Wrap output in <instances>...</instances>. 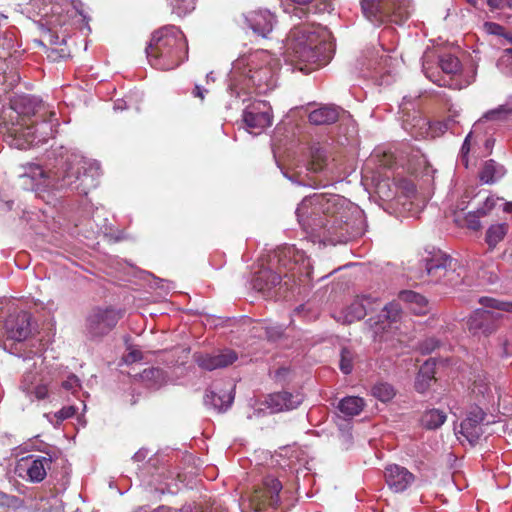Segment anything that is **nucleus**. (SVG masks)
<instances>
[{
  "instance_id": "obj_8",
  "label": "nucleus",
  "mask_w": 512,
  "mask_h": 512,
  "mask_svg": "<svg viewBox=\"0 0 512 512\" xmlns=\"http://www.w3.org/2000/svg\"><path fill=\"white\" fill-rule=\"evenodd\" d=\"M386 52L387 50L383 47V44L380 48L365 49L355 64L357 74L377 85H389L393 80L392 74L396 69L398 60Z\"/></svg>"
},
{
  "instance_id": "obj_34",
  "label": "nucleus",
  "mask_w": 512,
  "mask_h": 512,
  "mask_svg": "<svg viewBox=\"0 0 512 512\" xmlns=\"http://www.w3.org/2000/svg\"><path fill=\"white\" fill-rule=\"evenodd\" d=\"M433 55L426 51L422 57V70L425 76L440 87L451 86L450 80L441 76L439 72L432 70Z\"/></svg>"
},
{
  "instance_id": "obj_58",
  "label": "nucleus",
  "mask_w": 512,
  "mask_h": 512,
  "mask_svg": "<svg viewBox=\"0 0 512 512\" xmlns=\"http://www.w3.org/2000/svg\"><path fill=\"white\" fill-rule=\"evenodd\" d=\"M207 93V90L201 87L200 85H195L192 94L194 97H199L200 99H204V94Z\"/></svg>"
},
{
  "instance_id": "obj_46",
  "label": "nucleus",
  "mask_w": 512,
  "mask_h": 512,
  "mask_svg": "<svg viewBox=\"0 0 512 512\" xmlns=\"http://www.w3.org/2000/svg\"><path fill=\"white\" fill-rule=\"evenodd\" d=\"M354 353L349 348H342L340 354V370L344 374H350L353 370Z\"/></svg>"
},
{
  "instance_id": "obj_27",
  "label": "nucleus",
  "mask_w": 512,
  "mask_h": 512,
  "mask_svg": "<svg viewBox=\"0 0 512 512\" xmlns=\"http://www.w3.org/2000/svg\"><path fill=\"white\" fill-rule=\"evenodd\" d=\"M512 116V96H510L507 101L499 105L498 107L488 110L483 114V116L473 125L474 130H477L480 124L484 121L490 122H504L508 120Z\"/></svg>"
},
{
  "instance_id": "obj_38",
  "label": "nucleus",
  "mask_w": 512,
  "mask_h": 512,
  "mask_svg": "<svg viewBox=\"0 0 512 512\" xmlns=\"http://www.w3.org/2000/svg\"><path fill=\"white\" fill-rule=\"evenodd\" d=\"M446 420V414L438 409H432L424 413L422 423L428 429L439 428Z\"/></svg>"
},
{
  "instance_id": "obj_16",
  "label": "nucleus",
  "mask_w": 512,
  "mask_h": 512,
  "mask_svg": "<svg viewBox=\"0 0 512 512\" xmlns=\"http://www.w3.org/2000/svg\"><path fill=\"white\" fill-rule=\"evenodd\" d=\"M6 340L5 348L12 342H22L32 334V316L29 312L21 311L10 314L4 324Z\"/></svg>"
},
{
  "instance_id": "obj_32",
  "label": "nucleus",
  "mask_w": 512,
  "mask_h": 512,
  "mask_svg": "<svg viewBox=\"0 0 512 512\" xmlns=\"http://www.w3.org/2000/svg\"><path fill=\"white\" fill-rule=\"evenodd\" d=\"M142 383L149 389H158L166 383V375L160 368H146L140 374Z\"/></svg>"
},
{
  "instance_id": "obj_9",
  "label": "nucleus",
  "mask_w": 512,
  "mask_h": 512,
  "mask_svg": "<svg viewBox=\"0 0 512 512\" xmlns=\"http://www.w3.org/2000/svg\"><path fill=\"white\" fill-rule=\"evenodd\" d=\"M361 8L366 19L374 26L387 21L402 25L411 15V0H361Z\"/></svg>"
},
{
  "instance_id": "obj_14",
  "label": "nucleus",
  "mask_w": 512,
  "mask_h": 512,
  "mask_svg": "<svg viewBox=\"0 0 512 512\" xmlns=\"http://www.w3.org/2000/svg\"><path fill=\"white\" fill-rule=\"evenodd\" d=\"M242 118L246 130L259 135L272 124V108L266 101H254L246 106Z\"/></svg>"
},
{
  "instance_id": "obj_31",
  "label": "nucleus",
  "mask_w": 512,
  "mask_h": 512,
  "mask_svg": "<svg viewBox=\"0 0 512 512\" xmlns=\"http://www.w3.org/2000/svg\"><path fill=\"white\" fill-rule=\"evenodd\" d=\"M339 117L338 110L332 106H324L313 110L308 118L314 125H327L337 121Z\"/></svg>"
},
{
  "instance_id": "obj_4",
  "label": "nucleus",
  "mask_w": 512,
  "mask_h": 512,
  "mask_svg": "<svg viewBox=\"0 0 512 512\" xmlns=\"http://www.w3.org/2000/svg\"><path fill=\"white\" fill-rule=\"evenodd\" d=\"M279 59L265 50L251 52L238 57L228 75L227 92L230 100L227 108H237L252 92L266 94L277 85Z\"/></svg>"
},
{
  "instance_id": "obj_56",
  "label": "nucleus",
  "mask_w": 512,
  "mask_h": 512,
  "mask_svg": "<svg viewBox=\"0 0 512 512\" xmlns=\"http://www.w3.org/2000/svg\"><path fill=\"white\" fill-rule=\"evenodd\" d=\"M385 186H388V183H386L384 180H383V182H380L377 186L378 193L381 195V197H383L385 199H390L392 197V193L382 191V189Z\"/></svg>"
},
{
  "instance_id": "obj_53",
  "label": "nucleus",
  "mask_w": 512,
  "mask_h": 512,
  "mask_svg": "<svg viewBox=\"0 0 512 512\" xmlns=\"http://www.w3.org/2000/svg\"><path fill=\"white\" fill-rule=\"evenodd\" d=\"M16 498L0 491V508L14 505Z\"/></svg>"
},
{
  "instance_id": "obj_12",
  "label": "nucleus",
  "mask_w": 512,
  "mask_h": 512,
  "mask_svg": "<svg viewBox=\"0 0 512 512\" xmlns=\"http://www.w3.org/2000/svg\"><path fill=\"white\" fill-rule=\"evenodd\" d=\"M19 389L30 403L50 401L54 389L53 379L42 370H28L21 379Z\"/></svg>"
},
{
  "instance_id": "obj_28",
  "label": "nucleus",
  "mask_w": 512,
  "mask_h": 512,
  "mask_svg": "<svg viewBox=\"0 0 512 512\" xmlns=\"http://www.w3.org/2000/svg\"><path fill=\"white\" fill-rule=\"evenodd\" d=\"M506 174L505 167L493 159L485 161L479 171V179L484 184H494Z\"/></svg>"
},
{
  "instance_id": "obj_18",
  "label": "nucleus",
  "mask_w": 512,
  "mask_h": 512,
  "mask_svg": "<svg viewBox=\"0 0 512 512\" xmlns=\"http://www.w3.org/2000/svg\"><path fill=\"white\" fill-rule=\"evenodd\" d=\"M401 307L396 302H390L386 304L381 314L378 315V320L370 318L368 323L373 331V337L379 338V341H387V329L391 328V325L397 321L400 317Z\"/></svg>"
},
{
  "instance_id": "obj_5",
  "label": "nucleus",
  "mask_w": 512,
  "mask_h": 512,
  "mask_svg": "<svg viewBox=\"0 0 512 512\" xmlns=\"http://www.w3.org/2000/svg\"><path fill=\"white\" fill-rule=\"evenodd\" d=\"M328 36L321 26L302 24L292 28L283 45L285 62L305 74L326 65L333 53Z\"/></svg>"
},
{
  "instance_id": "obj_37",
  "label": "nucleus",
  "mask_w": 512,
  "mask_h": 512,
  "mask_svg": "<svg viewBox=\"0 0 512 512\" xmlns=\"http://www.w3.org/2000/svg\"><path fill=\"white\" fill-rule=\"evenodd\" d=\"M508 226L505 223L491 225L486 232V243L493 249L507 234Z\"/></svg>"
},
{
  "instance_id": "obj_51",
  "label": "nucleus",
  "mask_w": 512,
  "mask_h": 512,
  "mask_svg": "<svg viewBox=\"0 0 512 512\" xmlns=\"http://www.w3.org/2000/svg\"><path fill=\"white\" fill-rule=\"evenodd\" d=\"M284 332L282 326H270L266 327V335L270 340H276L279 338Z\"/></svg>"
},
{
  "instance_id": "obj_63",
  "label": "nucleus",
  "mask_w": 512,
  "mask_h": 512,
  "mask_svg": "<svg viewBox=\"0 0 512 512\" xmlns=\"http://www.w3.org/2000/svg\"><path fill=\"white\" fill-rule=\"evenodd\" d=\"M504 211L509 212V213L512 212V202L505 203Z\"/></svg>"
},
{
  "instance_id": "obj_7",
  "label": "nucleus",
  "mask_w": 512,
  "mask_h": 512,
  "mask_svg": "<svg viewBox=\"0 0 512 512\" xmlns=\"http://www.w3.org/2000/svg\"><path fill=\"white\" fill-rule=\"evenodd\" d=\"M187 42L176 26H165L155 31L146 47L150 65L168 71L178 67L187 58Z\"/></svg>"
},
{
  "instance_id": "obj_23",
  "label": "nucleus",
  "mask_w": 512,
  "mask_h": 512,
  "mask_svg": "<svg viewBox=\"0 0 512 512\" xmlns=\"http://www.w3.org/2000/svg\"><path fill=\"white\" fill-rule=\"evenodd\" d=\"M384 476L388 487L395 493L404 492L415 480L407 468L397 464L388 465Z\"/></svg>"
},
{
  "instance_id": "obj_10",
  "label": "nucleus",
  "mask_w": 512,
  "mask_h": 512,
  "mask_svg": "<svg viewBox=\"0 0 512 512\" xmlns=\"http://www.w3.org/2000/svg\"><path fill=\"white\" fill-rule=\"evenodd\" d=\"M423 262L430 282L454 286L462 281L458 261L440 250L429 253Z\"/></svg>"
},
{
  "instance_id": "obj_44",
  "label": "nucleus",
  "mask_w": 512,
  "mask_h": 512,
  "mask_svg": "<svg viewBox=\"0 0 512 512\" xmlns=\"http://www.w3.org/2000/svg\"><path fill=\"white\" fill-rule=\"evenodd\" d=\"M476 130L473 129V131H470L464 141H463V144L460 148V151H459V156H458V159L460 161V163L465 167L467 168L468 165H469V153L471 151V148H472V145L474 144V132Z\"/></svg>"
},
{
  "instance_id": "obj_33",
  "label": "nucleus",
  "mask_w": 512,
  "mask_h": 512,
  "mask_svg": "<svg viewBox=\"0 0 512 512\" xmlns=\"http://www.w3.org/2000/svg\"><path fill=\"white\" fill-rule=\"evenodd\" d=\"M435 362L432 359L427 360L420 368L415 381V388L418 392L424 393L434 378Z\"/></svg>"
},
{
  "instance_id": "obj_2",
  "label": "nucleus",
  "mask_w": 512,
  "mask_h": 512,
  "mask_svg": "<svg viewBox=\"0 0 512 512\" xmlns=\"http://www.w3.org/2000/svg\"><path fill=\"white\" fill-rule=\"evenodd\" d=\"M1 132L11 147L28 149L52 138L59 125L50 105L33 95H16L4 111Z\"/></svg>"
},
{
  "instance_id": "obj_1",
  "label": "nucleus",
  "mask_w": 512,
  "mask_h": 512,
  "mask_svg": "<svg viewBox=\"0 0 512 512\" xmlns=\"http://www.w3.org/2000/svg\"><path fill=\"white\" fill-rule=\"evenodd\" d=\"M302 229L330 244H342L364 234L363 210L338 194L313 193L304 197L296 209Z\"/></svg>"
},
{
  "instance_id": "obj_21",
  "label": "nucleus",
  "mask_w": 512,
  "mask_h": 512,
  "mask_svg": "<svg viewBox=\"0 0 512 512\" xmlns=\"http://www.w3.org/2000/svg\"><path fill=\"white\" fill-rule=\"evenodd\" d=\"M485 413L479 406H472L467 417L461 422L459 433L470 443H476L483 434L481 423Z\"/></svg>"
},
{
  "instance_id": "obj_35",
  "label": "nucleus",
  "mask_w": 512,
  "mask_h": 512,
  "mask_svg": "<svg viewBox=\"0 0 512 512\" xmlns=\"http://www.w3.org/2000/svg\"><path fill=\"white\" fill-rule=\"evenodd\" d=\"M402 122L403 128L415 138L424 137L428 131V122L421 116L414 115L412 120H410L408 116L406 119H403Z\"/></svg>"
},
{
  "instance_id": "obj_60",
  "label": "nucleus",
  "mask_w": 512,
  "mask_h": 512,
  "mask_svg": "<svg viewBox=\"0 0 512 512\" xmlns=\"http://www.w3.org/2000/svg\"><path fill=\"white\" fill-rule=\"evenodd\" d=\"M494 143H495V140L493 138H491V137H489V138H487L485 140V144L484 145H485V148H486L488 153L491 152L492 147L494 146Z\"/></svg>"
},
{
  "instance_id": "obj_36",
  "label": "nucleus",
  "mask_w": 512,
  "mask_h": 512,
  "mask_svg": "<svg viewBox=\"0 0 512 512\" xmlns=\"http://www.w3.org/2000/svg\"><path fill=\"white\" fill-rule=\"evenodd\" d=\"M364 406L365 402L362 398L357 396H348L339 402L338 409L344 415L352 417L360 414Z\"/></svg>"
},
{
  "instance_id": "obj_40",
  "label": "nucleus",
  "mask_w": 512,
  "mask_h": 512,
  "mask_svg": "<svg viewBox=\"0 0 512 512\" xmlns=\"http://www.w3.org/2000/svg\"><path fill=\"white\" fill-rule=\"evenodd\" d=\"M372 395L381 402L392 400L396 394L394 387L386 382H379L372 387Z\"/></svg>"
},
{
  "instance_id": "obj_59",
  "label": "nucleus",
  "mask_w": 512,
  "mask_h": 512,
  "mask_svg": "<svg viewBox=\"0 0 512 512\" xmlns=\"http://www.w3.org/2000/svg\"><path fill=\"white\" fill-rule=\"evenodd\" d=\"M127 108L126 101L125 100H117L114 103V109L115 110H124Z\"/></svg>"
},
{
  "instance_id": "obj_29",
  "label": "nucleus",
  "mask_w": 512,
  "mask_h": 512,
  "mask_svg": "<svg viewBox=\"0 0 512 512\" xmlns=\"http://www.w3.org/2000/svg\"><path fill=\"white\" fill-rule=\"evenodd\" d=\"M401 301L409 305V309L417 315L425 314L428 311V302L424 296L411 290L401 291Z\"/></svg>"
},
{
  "instance_id": "obj_20",
  "label": "nucleus",
  "mask_w": 512,
  "mask_h": 512,
  "mask_svg": "<svg viewBox=\"0 0 512 512\" xmlns=\"http://www.w3.org/2000/svg\"><path fill=\"white\" fill-rule=\"evenodd\" d=\"M193 359L200 368L212 371L233 364L238 359V356L235 351L225 349L216 353L197 352L194 353Z\"/></svg>"
},
{
  "instance_id": "obj_17",
  "label": "nucleus",
  "mask_w": 512,
  "mask_h": 512,
  "mask_svg": "<svg viewBox=\"0 0 512 512\" xmlns=\"http://www.w3.org/2000/svg\"><path fill=\"white\" fill-rule=\"evenodd\" d=\"M495 206V200L492 197H487L481 206L477 207L473 211H469L465 215H461L467 208L465 200H461L456 205L455 222L459 226L467 227L471 230H479L481 227L480 218L486 216Z\"/></svg>"
},
{
  "instance_id": "obj_3",
  "label": "nucleus",
  "mask_w": 512,
  "mask_h": 512,
  "mask_svg": "<svg viewBox=\"0 0 512 512\" xmlns=\"http://www.w3.org/2000/svg\"><path fill=\"white\" fill-rule=\"evenodd\" d=\"M55 162L44 169L31 164L25 173L36 182L37 186H45L56 191H75L87 195L97 187L101 175L100 164L84 157L75 149L60 147L55 152Z\"/></svg>"
},
{
  "instance_id": "obj_61",
  "label": "nucleus",
  "mask_w": 512,
  "mask_h": 512,
  "mask_svg": "<svg viewBox=\"0 0 512 512\" xmlns=\"http://www.w3.org/2000/svg\"><path fill=\"white\" fill-rule=\"evenodd\" d=\"M146 457V452L143 451V450H139L138 452H136L133 456V458L136 460V461H142L144 460Z\"/></svg>"
},
{
  "instance_id": "obj_47",
  "label": "nucleus",
  "mask_w": 512,
  "mask_h": 512,
  "mask_svg": "<svg viewBox=\"0 0 512 512\" xmlns=\"http://www.w3.org/2000/svg\"><path fill=\"white\" fill-rule=\"evenodd\" d=\"M498 69L506 74L512 75V48H507L497 62Z\"/></svg>"
},
{
  "instance_id": "obj_6",
  "label": "nucleus",
  "mask_w": 512,
  "mask_h": 512,
  "mask_svg": "<svg viewBox=\"0 0 512 512\" xmlns=\"http://www.w3.org/2000/svg\"><path fill=\"white\" fill-rule=\"evenodd\" d=\"M279 270L286 269L291 272V278L296 276L310 277L311 262L305 252L295 245H284L275 250L271 260ZM281 271L275 272L270 268L259 270L252 279V286L255 290L268 293L273 287L281 283Z\"/></svg>"
},
{
  "instance_id": "obj_50",
  "label": "nucleus",
  "mask_w": 512,
  "mask_h": 512,
  "mask_svg": "<svg viewBox=\"0 0 512 512\" xmlns=\"http://www.w3.org/2000/svg\"><path fill=\"white\" fill-rule=\"evenodd\" d=\"M484 29L488 34L498 35V36H502V37L505 32L503 26H501L497 23H494V22H485Z\"/></svg>"
},
{
  "instance_id": "obj_11",
  "label": "nucleus",
  "mask_w": 512,
  "mask_h": 512,
  "mask_svg": "<svg viewBox=\"0 0 512 512\" xmlns=\"http://www.w3.org/2000/svg\"><path fill=\"white\" fill-rule=\"evenodd\" d=\"M478 302L482 308L476 309L468 320L469 329L474 334H490L501 316L500 312H512L511 302H502L490 297H480Z\"/></svg>"
},
{
  "instance_id": "obj_57",
  "label": "nucleus",
  "mask_w": 512,
  "mask_h": 512,
  "mask_svg": "<svg viewBox=\"0 0 512 512\" xmlns=\"http://www.w3.org/2000/svg\"><path fill=\"white\" fill-rule=\"evenodd\" d=\"M136 512H172V509L167 506H159L156 509L147 511L145 507H140Z\"/></svg>"
},
{
  "instance_id": "obj_26",
  "label": "nucleus",
  "mask_w": 512,
  "mask_h": 512,
  "mask_svg": "<svg viewBox=\"0 0 512 512\" xmlns=\"http://www.w3.org/2000/svg\"><path fill=\"white\" fill-rule=\"evenodd\" d=\"M232 390L233 387L230 386L229 389L223 393H217L214 390L207 391L204 396L205 405L217 412L226 411L232 405L234 400Z\"/></svg>"
},
{
  "instance_id": "obj_39",
  "label": "nucleus",
  "mask_w": 512,
  "mask_h": 512,
  "mask_svg": "<svg viewBox=\"0 0 512 512\" xmlns=\"http://www.w3.org/2000/svg\"><path fill=\"white\" fill-rule=\"evenodd\" d=\"M438 65L442 72L447 75H454L460 71L461 63L457 57L452 54H444L439 57Z\"/></svg>"
},
{
  "instance_id": "obj_43",
  "label": "nucleus",
  "mask_w": 512,
  "mask_h": 512,
  "mask_svg": "<svg viewBox=\"0 0 512 512\" xmlns=\"http://www.w3.org/2000/svg\"><path fill=\"white\" fill-rule=\"evenodd\" d=\"M173 13L185 16L195 9L196 0H167Z\"/></svg>"
},
{
  "instance_id": "obj_48",
  "label": "nucleus",
  "mask_w": 512,
  "mask_h": 512,
  "mask_svg": "<svg viewBox=\"0 0 512 512\" xmlns=\"http://www.w3.org/2000/svg\"><path fill=\"white\" fill-rule=\"evenodd\" d=\"M440 342L434 338H427L421 342L419 349L422 354H429L439 347Z\"/></svg>"
},
{
  "instance_id": "obj_55",
  "label": "nucleus",
  "mask_w": 512,
  "mask_h": 512,
  "mask_svg": "<svg viewBox=\"0 0 512 512\" xmlns=\"http://www.w3.org/2000/svg\"><path fill=\"white\" fill-rule=\"evenodd\" d=\"M487 4L492 10H496V9H502L505 5H507V1L506 0H487Z\"/></svg>"
},
{
  "instance_id": "obj_22",
  "label": "nucleus",
  "mask_w": 512,
  "mask_h": 512,
  "mask_svg": "<svg viewBox=\"0 0 512 512\" xmlns=\"http://www.w3.org/2000/svg\"><path fill=\"white\" fill-rule=\"evenodd\" d=\"M303 395L298 392L280 391L270 394L265 404L272 413L296 409L303 402Z\"/></svg>"
},
{
  "instance_id": "obj_30",
  "label": "nucleus",
  "mask_w": 512,
  "mask_h": 512,
  "mask_svg": "<svg viewBox=\"0 0 512 512\" xmlns=\"http://www.w3.org/2000/svg\"><path fill=\"white\" fill-rule=\"evenodd\" d=\"M263 484L264 492L261 496L263 502L273 507L277 506L280 501L279 493L282 490V483L273 476H267Z\"/></svg>"
},
{
  "instance_id": "obj_13",
  "label": "nucleus",
  "mask_w": 512,
  "mask_h": 512,
  "mask_svg": "<svg viewBox=\"0 0 512 512\" xmlns=\"http://www.w3.org/2000/svg\"><path fill=\"white\" fill-rule=\"evenodd\" d=\"M122 316V311L113 307H94L86 317V332L91 338L103 337L115 328Z\"/></svg>"
},
{
  "instance_id": "obj_41",
  "label": "nucleus",
  "mask_w": 512,
  "mask_h": 512,
  "mask_svg": "<svg viewBox=\"0 0 512 512\" xmlns=\"http://www.w3.org/2000/svg\"><path fill=\"white\" fill-rule=\"evenodd\" d=\"M310 155L312 158L311 170L317 172L323 168L326 160V151L320 144H314L310 148Z\"/></svg>"
},
{
  "instance_id": "obj_49",
  "label": "nucleus",
  "mask_w": 512,
  "mask_h": 512,
  "mask_svg": "<svg viewBox=\"0 0 512 512\" xmlns=\"http://www.w3.org/2000/svg\"><path fill=\"white\" fill-rule=\"evenodd\" d=\"M62 387L74 394L81 387L80 380L76 375L71 374L65 381L62 382Z\"/></svg>"
},
{
  "instance_id": "obj_15",
  "label": "nucleus",
  "mask_w": 512,
  "mask_h": 512,
  "mask_svg": "<svg viewBox=\"0 0 512 512\" xmlns=\"http://www.w3.org/2000/svg\"><path fill=\"white\" fill-rule=\"evenodd\" d=\"M369 162H374L377 164L379 174L383 175L386 180H389L390 177H393L395 186L400 189L407 197H411L415 194L416 187L410 179L398 177L394 174L390 175L388 173L389 170L398 166V161L391 152H383L381 154L379 151H376L371 156ZM397 175H399V173Z\"/></svg>"
},
{
  "instance_id": "obj_19",
  "label": "nucleus",
  "mask_w": 512,
  "mask_h": 512,
  "mask_svg": "<svg viewBox=\"0 0 512 512\" xmlns=\"http://www.w3.org/2000/svg\"><path fill=\"white\" fill-rule=\"evenodd\" d=\"M380 306L377 297L363 295L357 297L347 308L342 311L341 319L343 323H352L363 319L368 312L376 310Z\"/></svg>"
},
{
  "instance_id": "obj_42",
  "label": "nucleus",
  "mask_w": 512,
  "mask_h": 512,
  "mask_svg": "<svg viewBox=\"0 0 512 512\" xmlns=\"http://www.w3.org/2000/svg\"><path fill=\"white\" fill-rule=\"evenodd\" d=\"M473 266L476 269H479V276L483 279H486L490 283H494L497 279V274L494 270V263L492 260H489V263L484 266L483 260L476 259L473 262Z\"/></svg>"
},
{
  "instance_id": "obj_24",
  "label": "nucleus",
  "mask_w": 512,
  "mask_h": 512,
  "mask_svg": "<svg viewBox=\"0 0 512 512\" xmlns=\"http://www.w3.org/2000/svg\"><path fill=\"white\" fill-rule=\"evenodd\" d=\"M246 23L252 31L266 38L275 25V16L268 10H256L245 16Z\"/></svg>"
},
{
  "instance_id": "obj_62",
  "label": "nucleus",
  "mask_w": 512,
  "mask_h": 512,
  "mask_svg": "<svg viewBox=\"0 0 512 512\" xmlns=\"http://www.w3.org/2000/svg\"><path fill=\"white\" fill-rule=\"evenodd\" d=\"M405 165L407 166L406 167L407 171L413 172L415 170V167L410 159L407 161V163Z\"/></svg>"
},
{
  "instance_id": "obj_64",
  "label": "nucleus",
  "mask_w": 512,
  "mask_h": 512,
  "mask_svg": "<svg viewBox=\"0 0 512 512\" xmlns=\"http://www.w3.org/2000/svg\"><path fill=\"white\" fill-rule=\"evenodd\" d=\"M503 37H504L505 39H507V40L512 44V34H510V33H505V32H504Z\"/></svg>"
},
{
  "instance_id": "obj_45",
  "label": "nucleus",
  "mask_w": 512,
  "mask_h": 512,
  "mask_svg": "<svg viewBox=\"0 0 512 512\" xmlns=\"http://www.w3.org/2000/svg\"><path fill=\"white\" fill-rule=\"evenodd\" d=\"M76 413L74 406H66L54 414H45L48 421L54 426L60 425L64 420L71 418Z\"/></svg>"
},
{
  "instance_id": "obj_25",
  "label": "nucleus",
  "mask_w": 512,
  "mask_h": 512,
  "mask_svg": "<svg viewBox=\"0 0 512 512\" xmlns=\"http://www.w3.org/2000/svg\"><path fill=\"white\" fill-rule=\"evenodd\" d=\"M23 462L24 463L21 464V466H25L28 479L31 482L38 483L46 477L47 469L51 464V459L45 456L35 457L30 455L23 459Z\"/></svg>"
},
{
  "instance_id": "obj_54",
  "label": "nucleus",
  "mask_w": 512,
  "mask_h": 512,
  "mask_svg": "<svg viewBox=\"0 0 512 512\" xmlns=\"http://www.w3.org/2000/svg\"><path fill=\"white\" fill-rule=\"evenodd\" d=\"M3 66H5V62H4V60L0 59V69H2ZM7 79H8V76L6 73H0V86H2V88H0V92L1 91L5 92L7 90V88L10 86V84L9 85L6 84Z\"/></svg>"
},
{
  "instance_id": "obj_52",
  "label": "nucleus",
  "mask_w": 512,
  "mask_h": 512,
  "mask_svg": "<svg viewBox=\"0 0 512 512\" xmlns=\"http://www.w3.org/2000/svg\"><path fill=\"white\" fill-rule=\"evenodd\" d=\"M142 359V354L138 350H132L124 356V362L126 364H132Z\"/></svg>"
}]
</instances>
